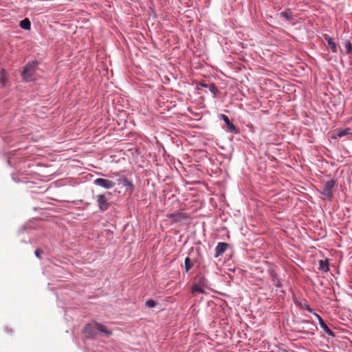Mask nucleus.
Returning <instances> with one entry per match:
<instances>
[{
    "label": "nucleus",
    "mask_w": 352,
    "mask_h": 352,
    "mask_svg": "<svg viewBox=\"0 0 352 352\" xmlns=\"http://www.w3.org/2000/svg\"><path fill=\"white\" fill-rule=\"evenodd\" d=\"M94 184L96 186H100L104 189H110L116 186V183L113 181L103 178H98L95 179L94 181Z\"/></svg>",
    "instance_id": "obj_3"
},
{
    "label": "nucleus",
    "mask_w": 352,
    "mask_h": 352,
    "mask_svg": "<svg viewBox=\"0 0 352 352\" xmlns=\"http://www.w3.org/2000/svg\"><path fill=\"white\" fill-rule=\"evenodd\" d=\"M20 27L24 30H28L30 29L31 23L28 19H25L20 22Z\"/></svg>",
    "instance_id": "obj_10"
},
{
    "label": "nucleus",
    "mask_w": 352,
    "mask_h": 352,
    "mask_svg": "<svg viewBox=\"0 0 352 352\" xmlns=\"http://www.w3.org/2000/svg\"><path fill=\"white\" fill-rule=\"evenodd\" d=\"M192 266V264L190 259L188 257H186L185 259L186 272H188Z\"/></svg>",
    "instance_id": "obj_16"
},
{
    "label": "nucleus",
    "mask_w": 352,
    "mask_h": 352,
    "mask_svg": "<svg viewBox=\"0 0 352 352\" xmlns=\"http://www.w3.org/2000/svg\"><path fill=\"white\" fill-rule=\"evenodd\" d=\"M349 129H343V130H340L338 131L336 133H334L333 135H332V138H341L342 136H344L347 134H349Z\"/></svg>",
    "instance_id": "obj_11"
},
{
    "label": "nucleus",
    "mask_w": 352,
    "mask_h": 352,
    "mask_svg": "<svg viewBox=\"0 0 352 352\" xmlns=\"http://www.w3.org/2000/svg\"><path fill=\"white\" fill-rule=\"evenodd\" d=\"M192 291L193 293L199 292L201 294H208L210 291V287L208 286L207 280L205 278L199 280L192 287Z\"/></svg>",
    "instance_id": "obj_2"
},
{
    "label": "nucleus",
    "mask_w": 352,
    "mask_h": 352,
    "mask_svg": "<svg viewBox=\"0 0 352 352\" xmlns=\"http://www.w3.org/2000/svg\"><path fill=\"white\" fill-rule=\"evenodd\" d=\"M146 307H150V308L154 307L155 306V302L153 300H148L146 302Z\"/></svg>",
    "instance_id": "obj_18"
},
{
    "label": "nucleus",
    "mask_w": 352,
    "mask_h": 352,
    "mask_svg": "<svg viewBox=\"0 0 352 352\" xmlns=\"http://www.w3.org/2000/svg\"><path fill=\"white\" fill-rule=\"evenodd\" d=\"M39 254H40V251L38 250H36L35 251V255L37 256V257H39Z\"/></svg>",
    "instance_id": "obj_19"
},
{
    "label": "nucleus",
    "mask_w": 352,
    "mask_h": 352,
    "mask_svg": "<svg viewBox=\"0 0 352 352\" xmlns=\"http://www.w3.org/2000/svg\"><path fill=\"white\" fill-rule=\"evenodd\" d=\"M221 118L230 131H235V126L230 122L229 118L226 115L222 114Z\"/></svg>",
    "instance_id": "obj_9"
},
{
    "label": "nucleus",
    "mask_w": 352,
    "mask_h": 352,
    "mask_svg": "<svg viewBox=\"0 0 352 352\" xmlns=\"http://www.w3.org/2000/svg\"><path fill=\"white\" fill-rule=\"evenodd\" d=\"M98 203L101 210H105L108 208V203L104 195L98 196Z\"/></svg>",
    "instance_id": "obj_7"
},
{
    "label": "nucleus",
    "mask_w": 352,
    "mask_h": 352,
    "mask_svg": "<svg viewBox=\"0 0 352 352\" xmlns=\"http://www.w3.org/2000/svg\"><path fill=\"white\" fill-rule=\"evenodd\" d=\"M228 245L225 243H219L215 248V257H218L225 252Z\"/></svg>",
    "instance_id": "obj_8"
},
{
    "label": "nucleus",
    "mask_w": 352,
    "mask_h": 352,
    "mask_svg": "<svg viewBox=\"0 0 352 352\" xmlns=\"http://www.w3.org/2000/svg\"><path fill=\"white\" fill-rule=\"evenodd\" d=\"M345 48H346V52L348 54H350L352 52V45L349 42H347L346 43Z\"/></svg>",
    "instance_id": "obj_17"
},
{
    "label": "nucleus",
    "mask_w": 352,
    "mask_h": 352,
    "mask_svg": "<svg viewBox=\"0 0 352 352\" xmlns=\"http://www.w3.org/2000/svg\"><path fill=\"white\" fill-rule=\"evenodd\" d=\"M279 15L280 16L285 18L288 21L292 19V13L290 11L282 12L279 14Z\"/></svg>",
    "instance_id": "obj_15"
},
{
    "label": "nucleus",
    "mask_w": 352,
    "mask_h": 352,
    "mask_svg": "<svg viewBox=\"0 0 352 352\" xmlns=\"http://www.w3.org/2000/svg\"><path fill=\"white\" fill-rule=\"evenodd\" d=\"M315 316L318 320L320 327L329 336H334L333 331L327 326L322 318L317 314Z\"/></svg>",
    "instance_id": "obj_5"
},
{
    "label": "nucleus",
    "mask_w": 352,
    "mask_h": 352,
    "mask_svg": "<svg viewBox=\"0 0 352 352\" xmlns=\"http://www.w3.org/2000/svg\"><path fill=\"white\" fill-rule=\"evenodd\" d=\"M89 327H91L94 329H96L99 331L103 332V333H106L107 335L111 334V332L107 330L103 325L96 323V322L90 324L88 327H87V328H89Z\"/></svg>",
    "instance_id": "obj_6"
},
{
    "label": "nucleus",
    "mask_w": 352,
    "mask_h": 352,
    "mask_svg": "<svg viewBox=\"0 0 352 352\" xmlns=\"http://www.w3.org/2000/svg\"><path fill=\"white\" fill-rule=\"evenodd\" d=\"M319 269L322 272H327L329 270V265L327 261L320 260L319 262Z\"/></svg>",
    "instance_id": "obj_12"
},
{
    "label": "nucleus",
    "mask_w": 352,
    "mask_h": 352,
    "mask_svg": "<svg viewBox=\"0 0 352 352\" xmlns=\"http://www.w3.org/2000/svg\"><path fill=\"white\" fill-rule=\"evenodd\" d=\"M7 79V74L5 70H2L0 73V82L3 86L6 85V81Z\"/></svg>",
    "instance_id": "obj_14"
},
{
    "label": "nucleus",
    "mask_w": 352,
    "mask_h": 352,
    "mask_svg": "<svg viewBox=\"0 0 352 352\" xmlns=\"http://www.w3.org/2000/svg\"><path fill=\"white\" fill-rule=\"evenodd\" d=\"M335 181L329 180L328 181L323 188L322 194L325 196L330 197L332 195V188L335 186Z\"/></svg>",
    "instance_id": "obj_4"
},
{
    "label": "nucleus",
    "mask_w": 352,
    "mask_h": 352,
    "mask_svg": "<svg viewBox=\"0 0 352 352\" xmlns=\"http://www.w3.org/2000/svg\"><path fill=\"white\" fill-rule=\"evenodd\" d=\"M327 40L328 48L330 49L333 52H336V43L332 41V39L330 37H328L327 38Z\"/></svg>",
    "instance_id": "obj_13"
},
{
    "label": "nucleus",
    "mask_w": 352,
    "mask_h": 352,
    "mask_svg": "<svg viewBox=\"0 0 352 352\" xmlns=\"http://www.w3.org/2000/svg\"><path fill=\"white\" fill-rule=\"evenodd\" d=\"M36 64L34 62L27 64L21 75L26 81L34 80V74L36 70Z\"/></svg>",
    "instance_id": "obj_1"
}]
</instances>
